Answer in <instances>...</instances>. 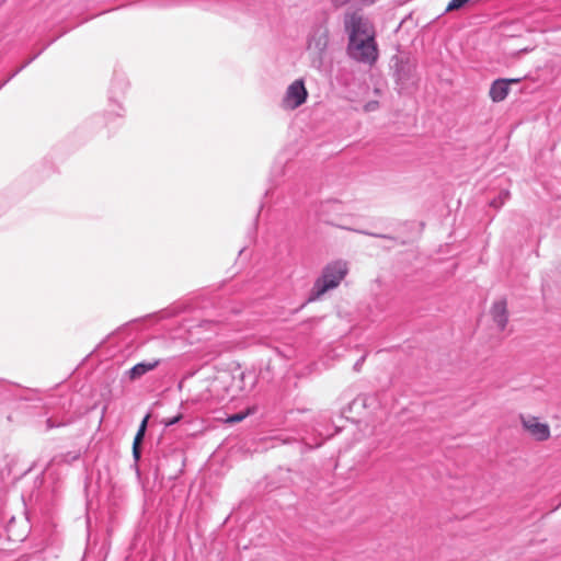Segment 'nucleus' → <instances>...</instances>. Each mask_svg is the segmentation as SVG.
Instances as JSON below:
<instances>
[{
  "label": "nucleus",
  "instance_id": "8",
  "mask_svg": "<svg viewBox=\"0 0 561 561\" xmlns=\"http://www.w3.org/2000/svg\"><path fill=\"white\" fill-rule=\"evenodd\" d=\"M513 82H518L517 79L507 80V79H497L495 80L490 88V98L493 102L503 101L510 91V84Z\"/></svg>",
  "mask_w": 561,
  "mask_h": 561
},
{
  "label": "nucleus",
  "instance_id": "9",
  "mask_svg": "<svg viewBox=\"0 0 561 561\" xmlns=\"http://www.w3.org/2000/svg\"><path fill=\"white\" fill-rule=\"evenodd\" d=\"M129 88L128 79L123 75H115L110 85V100L118 101V99L127 92Z\"/></svg>",
  "mask_w": 561,
  "mask_h": 561
},
{
  "label": "nucleus",
  "instance_id": "7",
  "mask_svg": "<svg viewBox=\"0 0 561 561\" xmlns=\"http://www.w3.org/2000/svg\"><path fill=\"white\" fill-rule=\"evenodd\" d=\"M490 314L496 329L503 331L508 322L506 300L504 298L495 300L491 307Z\"/></svg>",
  "mask_w": 561,
  "mask_h": 561
},
{
  "label": "nucleus",
  "instance_id": "6",
  "mask_svg": "<svg viewBox=\"0 0 561 561\" xmlns=\"http://www.w3.org/2000/svg\"><path fill=\"white\" fill-rule=\"evenodd\" d=\"M522 424L524 428L537 440H546L550 436V428L548 424L539 422L537 417H523Z\"/></svg>",
  "mask_w": 561,
  "mask_h": 561
},
{
  "label": "nucleus",
  "instance_id": "1",
  "mask_svg": "<svg viewBox=\"0 0 561 561\" xmlns=\"http://www.w3.org/2000/svg\"><path fill=\"white\" fill-rule=\"evenodd\" d=\"M348 273L347 262L336 260L328 263L314 282L310 294V300L319 299L327 291L336 288Z\"/></svg>",
  "mask_w": 561,
  "mask_h": 561
},
{
  "label": "nucleus",
  "instance_id": "18",
  "mask_svg": "<svg viewBox=\"0 0 561 561\" xmlns=\"http://www.w3.org/2000/svg\"><path fill=\"white\" fill-rule=\"evenodd\" d=\"M330 1L335 9H340L344 5H346L352 0H330Z\"/></svg>",
  "mask_w": 561,
  "mask_h": 561
},
{
  "label": "nucleus",
  "instance_id": "10",
  "mask_svg": "<svg viewBox=\"0 0 561 561\" xmlns=\"http://www.w3.org/2000/svg\"><path fill=\"white\" fill-rule=\"evenodd\" d=\"M159 365V360H152V362H141L133 366L128 370V376L131 380H136L140 378L141 376L146 375L147 373L153 370Z\"/></svg>",
  "mask_w": 561,
  "mask_h": 561
},
{
  "label": "nucleus",
  "instance_id": "16",
  "mask_svg": "<svg viewBox=\"0 0 561 561\" xmlns=\"http://www.w3.org/2000/svg\"><path fill=\"white\" fill-rule=\"evenodd\" d=\"M181 419H182V414L180 413V414L175 415L174 417L163 420V424L165 426H172V425L176 424Z\"/></svg>",
  "mask_w": 561,
  "mask_h": 561
},
{
  "label": "nucleus",
  "instance_id": "5",
  "mask_svg": "<svg viewBox=\"0 0 561 561\" xmlns=\"http://www.w3.org/2000/svg\"><path fill=\"white\" fill-rule=\"evenodd\" d=\"M396 81L402 88L415 82V64L409 58L396 56L393 59Z\"/></svg>",
  "mask_w": 561,
  "mask_h": 561
},
{
  "label": "nucleus",
  "instance_id": "12",
  "mask_svg": "<svg viewBox=\"0 0 561 561\" xmlns=\"http://www.w3.org/2000/svg\"><path fill=\"white\" fill-rule=\"evenodd\" d=\"M513 37H506V41L503 42L502 46L505 50H507V54L510 56H517L519 53H526V51H529L530 48L529 47H523V48H518L517 50L516 49H513V45L511 44V41Z\"/></svg>",
  "mask_w": 561,
  "mask_h": 561
},
{
  "label": "nucleus",
  "instance_id": "15",
  "mask_svg": "<svg viewBox=\"0 0 561 561\" xmlns=\"http://www.w3.org/2000/svg\"><path fill=\"white\" fill-rule=\"evenodd\" d=\"M247 415H248V413H243V412H241V413H236V414H233V415L229 416V417L227 419V422H228V423H238V422L243 421V420L245 419V416H247Z\"/></svg>",
  "mask_w": 561,
  "mask_h": 561
},
{
  "label": "nucleus",
  "instance_id": "13",
  "mask_svg": "<svg viewBox=\"0 0 561 561\" xmlns=\"http://www.w3.org/2000/svg\"><path fill=\"white\" fill-rule=\"evenodd\" d=\"M470 0H451L447 7H446V11H454V10H458V9H461L462 7H465Z\"/></svg>",
  "mask_w": 561,
  "mask_h": 561
},
{
  "label": "nucleus",
  "instance_id": "11",
  "mask_svg": "<svg viewBox=\"0 0 561 561\" xmlns=\"http://www.w3.org/2000/svg\"><path fill=\"white\" fill-rule=\"evenodd\" d=\"M148 420H149V414L146 415L144 417V420L141 421V423L139 425V428H138V431L136 433V436L134 438L133 456H134L135 460H139L140 459V455H141V453H140V445H141V442H142L145 433H146Z\"/></svg>",
  "mask_w": 561,
  "mask_h": 561
},
{
  "label": "nucleus",
  "instance_id": "14",
  "mask_svg": "<svg viewBox=\"0 0 561 561\" xmlns=\"http://www.w3.org/2000/svg\"><path fill=\"white\" fill-rule=\"evenodd\" d=\"M507 198H508V192L504 191V192H502V193L499 195V197H497V198H495V199H493V201L491 202V205H492V206H494V207H496V208H499V207H501V206L505 203V201H506Z\"/></svg>",
  "mask_w": 561,
  "mask_h": 561
},
{
  "label": "nucleus",
  "instance_id": "3",
  "mask_svg": "<svg viewBox=\"0 0 561 561\" xmlns=\"http://www.w3.org/2000/svg\"><path fill=\"white\" fill-rule=\"evenodd\" d=\"M344 28L348 35H375L373 23L360 11L345 13Z\"/></svg>",
  "mask_w": 561,
  "mask_h": 561
},
{
  "label": "nucleus",
  "instance_id": "17",
  "mask_svg": "<svg viewBox=\"0 0 561 561\" xmlns=\"http://www.w3.org/2000/svg\"><path fill=\"white\" fill-rule=\"evenodd\" d=\"M379 103L377 101H369L365 104L364 110L366 112H374L378 108Z\"/></svg>",
  "mask_w": 561,
  "mask_h": 561
},
{
  "label": "nucleus",
  "instance_id": "2",
  "mask_svg": "<svg viewBox=\"0 0 561 561\" xmlns=\"http://www.w3.org/2000/svg\"><path fill=\"white\" fill-rule=\"evenodd\" d=\"M347 51L356 61L373 65L378 58L375 37H350Z\"/></svg>",
  "mask_w": 561,
  "mask_h": 561
},
{
  "label": "nucleus",
  "instance_id": "4",
  "mask_svg": "<svg viewBox=\"0 0 561 561\" xmlns=\"http://www.w3.org/2000/svg\"><path fill=\"white\" fill-rule=\"evenodd\" d=\"M308 98V91L304 80L297 79L288 85L282 99V107L287 111H294L301 106Z\"/></svg>",
  "mask_w": 561,
  "mask_h": 561
}]
</instances>
